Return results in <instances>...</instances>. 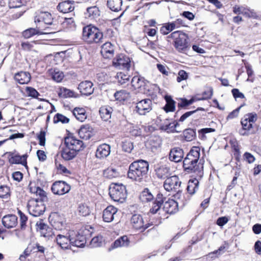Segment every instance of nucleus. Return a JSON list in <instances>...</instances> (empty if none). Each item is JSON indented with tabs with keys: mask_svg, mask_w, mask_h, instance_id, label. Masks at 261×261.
Returning <instances> with one entry per match:
<instances>
[{
	"mask_svg": "<svg viewBox=\"0 0 261 261\" xmlns=\"http://www.w3.org/2000/svg\"><path fill=\"white\" fill-rule=\"evenodd\" d=\"M175 30L171 22L165 23L160 29V32L163 35H167Z\"/></svg>",
	"mask_w": 261,
	"mask_h": 261,
	"instance_id": "obj_51",
	"label": "nucleus"
},
{
	"mask_svg": "<svg viewBox=\"0 0 261 261\" xmlns=\"http://www.w3.org/2000/svg\"><path fill=\"white\" fill-rule=\"evenodd\" d=\"M110 146L106 144L99 146L96 150V156L99 159L107 157L110 153Z\"/></svg>",
	"mask_w": 261,
	"mask_h": 261,
	"instance_id": "obj_27",
	"label": "nucleus"
},
{
	"mask_svg": "<svg viewBox=\"0 0 261 261\" xmlns=\"http://www.w3.org/2000/svg\"><path fill=\"white\" fill-rule=\"evenodd\" d=\"M72 113L76 119L81 122H83L87 118L86 111L84 108H75Z\"/></svg>",
	"mask_w": 261,
	"mask_h": 261,
	"instance_id": "obj_36",
	"label": "nucleus"
},
{
	"mask_svg": "<svg viewBox=\"0 0 261 261\" xmlns=\"http://www.w3.org/2000/svg\"><path fill=\"white\" fill-rule=\"evenodd\" d=\"M36 29L30 28L28 29L22 33V35L25 38H29L35 35H41V34H46L54 33V32H42L40 30V25H36Z\"/></svg>",
	"mask_w": 261,
	"mask_h": 261,
	"instance_id": "obj_26",
	"label": "nucleus"
},
{
	"mask_svg": "<svg viewBox=\"0 0 261 261\" xmlns=\"http://www.w3.org/2000/svg\"><path fill=\"white\" fill-rule=\"evenodd\" d=\"M93 83L89 81H85L81 82L78 86V89L80 92L85 95H90L94 92Z\"/></svg>",
	"mask_w": 261,
	"mask_h": 261,
	"instance_id": "obj_20",
	"label": "nucleus"
},
{
	"mask_svg": "<svg viewBox=\"0 0 261 261\" xmlns=\"http://www.w3.org/2000/svg\"><path fill=\"white\" fill-rule=\"evenodd\" d=\"M117 209L112 205L108 206L103 212L102 218L106 222H111L117 217Z\"/></svg>",
	"mask_w": 261,
	"mask_h": 261,
	"instance_id": "obj_19",
	"label": "nucleus"
},
{
	"mask_svg": "<svg viewBox=\"0 0 261 261\" xmlns=\"http://www.w3.org/2000/svg\"><path fill=\"white\" fill-rule=\"evenodd\" d=\"M130 59L123 54L117 55L113 61V65L119 69L128 70L130 67Z\"/></svg>",
	"mask_w": 261,
	"mask_h": 261,
	"instance_id": "obj_12",
	"label": "nucleus"
},
{
	"mask_svg": "<svg viewBox=\"0 0 261 261\" xmlns=\"http://www.w3.org/2000/svg\"><path fill=\"white\" fill-rule=\"evenodd\" d=\"M166 199V198L163 196V194H158L154 200L152 202L149 211L150 213L152 214H161V212H163V207L161 208V206Z\"/></svg>",
	"mask_w": 261,
	"mask_h": 261,
	"instance_id": "obj_16",
	"label": "nucleus"
},
{
	"mask_svg": "<svg viewBox=\"0 0 261 261\" xmlns=\"http://www.w3.org/2000/svg\"><path fill=\"white\" fill-rule=\"evenodd\" d=\"M31 75L28 72L21 71L15 74V80L20 84H28L31 80Z\"/></svg>",
	"mask_w": 261,
	"mask_h": 261,
	"instance_id": "obj_28",
	"label": "nucleus"
},
{
	"mask_svg": "<svg viewBox=\"0 0 261 261\" xmlns=\"http://www.w3.org/2000/svg\"><path fill=\"white\" fill-rule=\"evenodd\" d=\"M77 238V239H74L71 237L70 244L77 247H83L86 243L85 237L80 236Z\"/></svg>",
	"mask_w": 261,
	"mask_h": 261,
	"instance_id": "obj_45",
	"label": "nucleus"
},
{
	"mask_svg": "<svg viewBox=\"0 0 261 261\" xmlns=\"http://www.w3.org/2000/svg\"><path fill=\"white\" fill-rule=\"evenodd\" d=\"M198 185L199 181L197 179L190 180L187 188L188 192L191 195L194 194L198 189Z\"/></svg>",
	"mask_w": 261,
	"mask_h": 261,
	"instance_id": "obj_39",
	"label": "nucleus"
},
{
	"mask_svg": "<svg viewBox=\"0 0 261 261\" xmlns=\"http://www.w3.org/2000/svg\"><path fill=\"white\" fill-rule=\"evenodd\" d=\"M178 211V204L176 201L172 199L165 200L163 204V212L172 214Z\"/></svg>",
	"mask_w": 261,
	"mask_h": 261,
	"instance_id": "obj_17",
	"label": "nucleus"
},
{
	"mask_svg": "<svg viewBox=\"0 0 261 261\" xmlns=\"http://www.w3.org/2000/svg\"><path fill=\"white\" fill-rule=\"evenodd\" d=\"M114 97L116 99L119 101H124L130 97V94L126 90H120L116 92L114 94Z\"/></svg>",
	"mask_w": 261,
	"mask_h": 261,
	"instance_id": "obj_44",
	"label": "nucleus"
},
{
	"mask_svg": "<svg viewBox=\"0 0 261 261\" xmlns=\"http://www.w3.org/2000/svg\"><path fill=\"white\" fill-rule=\"evenodd\" d=\"M102 244L101 237H94L90 242V245L92 247H97L100 246Z\"/></svg>",
	"mask_w": 261,
	"mask_h": 261,
	"instance_id": "obj_61",
	"label": "nucleus"
},
{
	"mask_svg": "<svg viewBox=\"0 0 261 261\" xmlns=\"http://www.w3.org/2000/svg\"><path fill=\"white\" fill-rule=\"evenodd\" d=\"M30 192L32 193L36 194L37 196H39L40 198L39 200L42 202L46 201L47 200L46 193L39 187H32L30 188Z\"/></svg>",
	"mask_w": 261,
	"mask_h": 261,
	"instance_id": "obj_34",
	"label": "nucleus"
},
{
	"mask_svg": "<svg viewBox=\"0 0 261 261\" xmlns=\"http://www.w3.org/2000/svg\"><path fill=\"white\" fill-rule=\"evenodd\" d=\"M166 105L164 107V110L168 112H173L175 110V101L170 97H166Z\"/></svg>",
	"mask_w": 261,
	"mask_h": 261,
	"instance_id": "obj_46",
	"label": "nucleus"
},
{
	"mask_svg": "<svg viewBox=\"0 0 261 261\" xmlns=\"http://www.w3.org/2000/svg\"><path fill=\"white\" fill-rule=\"evenodd\" d=\"M184 156L183 150L179 147H175L171 149L169 159L171 161L176 163L180 162Z\"/></svg>",
	"mask_w": 261,
	"mask_h": 261,
	"instance_id": "obj_21",
	"label": "nucleus"
},
{
	"mask_svg": "<svg viewBox=\"0 0 261 261\" xmlns=\"http://www.w3.org/2000/svg\"><path fill=\"white\" fill-rule=\"evenodd\" d=\"M78 212L83 216H86L89 215L90 210L89 206L86 204H80L78 206Z\"/></svg>",
	"mask_w": 261,
	"mask_h": 261,
	"instance_id": "obj_49",
	"label": "nucleus"
},
{
	"mask_svg": "<svg viewBox=\"0 0 261 261\" xmlns=\"http://www.w3.org/2000/svg\"><path fill=\"white\" fill-rule=\"evenodd\" d=\"M51 190L54 194L63 195L69 192L70 190V186L66 182L59 180L53 183Z\"/></svg>",
	"mask_w": 261,
	"mask_h": 261,
	"instance_id": "obj_9",
	"label": "nucleus"
},
{
	"mask_svg": "<svg viewBox=\"0 0 261 261\" xmlns=\"http://www.w3.org/2000/svg\"><path fill=\"white\" fill-rule=\"evenodd\" d=\"M198 111H205L204 109L202 108H198L196 110L191 111H189L184 114L180 118L179 121L183 122L187 118L191 116L194 113H196Z\"/></svg>",
	"mask_w": 261,
	"mask_h": 261,
	"instance_id": "obj_57",
	"label": "nucleus"
},
{
	"mask_svg": "<svg viewBox=\"0 0 261 261\" xmlns=\"http://www.w3.org/2000/svg\"><path fill=\"white\" fill-rule=\"evenodd\" d=\"M64 76L63 72L57 69H55L54 71L51 72V77L53 80L57 82H61Z\"/></svg>",
	"mask_w": 261,
	"mask_h": 261,
	"instance_id": "obj_50",
	"label": "nucleus"
},
{
	"mask_svg": "<svg viewBox=\"0 0 261 261\" xmlns=\"http://www.w3.org/2000/svg\"><path fill=\"white\" fill-rule=\"evenodd\" d=\"M34 22L37 25H40L41 22L46 24L51 25L53 24V18L48 12L38 11L35 13Z\"/></svg>",
	"mask_w": 261,
	"mask_h": 261,
	"instance_id": "obj_10",
	"label": "nucleus"
},
{
	"mask_svg": "<svg viewBox=\"0 0 261 261\" xmlns=\"http://www.w3.org/2000/svg\"><path fill=\"white\" fill-rule=\"evenodd\" d=\"M129 240L126 236L121 237L117 239L113 244L112 247L116 248L120 247H127L129 245Z\"/></svg>",
	"mask_w": 261,
	"mask_h": 261,
	"instance_id": "obj_35",
	"label": "nucleus"
},
{
	"mask_svg": "<svg viewBox=\"0 0 261 261\" xmlns=\"http://www.w3.org/2000/svg\"><path fill=\"white\" fill-rule=\"evenodd\" d=\"M181 182L176 175L167 177L164 182V189L168 192L175 193L173 196L176 199H179L181 196Z\"/></svg>",
	"mask_w": 261,
	"mask_h": 261,
	"instance_id": "obj_4",
	"label": "nucleus"
},
{
	"mask_svg": "<svg viewBox=\"0 0 261 261\" xmlns=\"http://www.w3.org/2000/svg\"><path fill=\"white\" fill-rule=\"evenodd\" d=\"M82 38L88 43H97L102 41L103 34L96 27L89 25L83 28Z\"/></svg>",
	"mask_w": 261,
	"mask_h": 261,
	"instance_id": "obj_3",
	"label": "nucleus"
},
{
	"mask_svg": "<svg viewBox=\"0 0 261 261\" xmlns=\"http://www.w3.org/2000/svg\"><path fill=\"white\" fill-rule=\"evenodd\" d=\"M10 196V190L7 186H0V198L8 199Z\"/></svg>",
	"mask_w": 261,
	"mask_h": 261,
	"instance_id": "obj_52",
	"label": "nucleus"
},
{
	"mask_svg": "<svg viewBox=\"0 0 261 261\" xmlns=\"http://www.w3.org/2000/svg\"><path fill=\"white\" fill-rule=\"evenodd\" d=\"M93 128L89 125H83L79 130V135L81 138L87 140L93 135Z\"/></svg>",
	"mask_w": 261,
	"mask_h": 261,
	"instance_id": "obj_25",
	"label": "nucleus"
},
{
	"mask_svg": "<svg viewBox=\"0 0 261 261\" xmlns=\"http://www.w3.org/2000/svg\"><path fill=\"white\" fill-rule=\"evenodd\" d=\"M184 135L187 141H191L195 139L196 133L194 129L189 128L184 130Z\"/></svg>",
	"mask_w": 261,
	"mask_h": 261,
	"instance_id": "obj_47",
	"label": "nucleus"
},
{
	"mask_svg": "<svg viewBox=\"0 0 261 261\" xmlns=\"http://www.w3.org/2000/svg\"><path fill=\"white\" fill-rule=\"evenodd\" d=\"M33 42H22L21 46L23 50L25 51H31L33 49Z\"/></svg>",
	"mask_w": 261,
	"mask_h": 261,
	"instance_id": "obj_63",
	"label": "nucleus"
},
{
	"mask_svg": "<svg viewBox=\"0 0 261 261\" xmlns=\"http://www.w3.org/2000/svg\"><path fill=\"white\" fill-rule=\"evenodd\" d=\"M77 152L74 149L72 150L65 146L62 151L61 155L64 160L69 161L76 156Z\"/></svg>",
	"mask_w": 261,
	"mask_h": 261,
	"instance_id": "obj_33",
	"label": "nucleus"
},
{
	"mask_svg": "<svg viewBox=\"0 0 261 261\" xmlns=\"http://www.w3.org/2000/svg\"><path fill=\"white\" fill-rule=\"evenodd\" d=\"M179 125L177 122L174 121L173 123L169 122L168 119H166L164 123L161 124V129L166 131L168 133H174L181 132V130H176L177 127Z\"/></svg>",
	"mask_w": 261,
	"mask_h": 261,
	"instance_id": "obj_24",
	"label": "nucleus"
},
{
	"mask_svg": "<svg viewBox=\"0 0 261 261\" xmlns=\"http://www.w3.org/2000/svg\"><path fill=\"white\" fill-rule=\"evenodd\" d=\"M200 149L199 147L194 146L187 154L183 161V167L189 173H199L203 167L198 163Z\"/></svg>",
	"mask_w": 261,
	"mask_h": 261,
	"instance_id": "obj_2",
	"label": "nucleus"
},
{
	"mask_svg": "<svg viewBox=\"0 0 261 261\" xmlns=\"http://www.w3.org/2000/svg\"><path fill=\"white\" fill-rule=\"evenodd\" d=\"M101 54L105 58H111L114 54V46L109 42H106L101 46Z\"/></svg>",
	"mask_w": 261,
	"mask_h": 261,
	"instance_id": "obj_23",
	"label": "nucleus"
},
{
	"mask_svg": "<svg viewBox=\"0 0 261 261\" xmlns=\"http://www.w3.org/2000/svg\"><path fill=\"white\" fill-rule=\"evenodd\" d=\"M122 147L124 151L130 153L134 148V145L129 140H125L122 142Z\"/></svg>",
	"mask_w": 261,
	"mask_h": 261,
	"instance_id": "obj_54",
	"label": "nucleus"
},
{
	"mask_svg": "<svg viewBox=\"0 0 261 261\" xmlns=\"http://www.w3.org/2000/svg\"><path fill=\"white\" fill-rule=\"evenodd\" d=\"M149 169L148 163L144 160H138L132 163L127 172V176L132 180L141 182L145 180Z\"/></svg>",
	"mask_w": 261,
	"mask_h": 261,
	"instance_id": "obj_1",
	"label": "nucleus"
},
{
	"mask_svg": "<svg viewBox=\"0 0 261 261\" xmlns=\"http://www.w3.org/2000/svg\"><path fill=\"white\" fill-rule=\"evenodd\" d=\"M57 244L63 249H67L70 245L71 236L69 233L66 235L58 234L56 238Z\"/></svg>",
	"mask_w": 261,
	"mask_h": 261,
	"instance_id": "obj_18",
	"label": "nucleus"
},
{
	"mask_svg": "<svg viewBox=\"0 0 261 261\" xmlns=\"http://www.w3.org/2000/svg\"><path fill=\"white\" fill-rule=\"evenodd\" d=\"M73 92L65 88H62L60 89L59 95L63 97H70L73 96Z\"/></svg>",
	"mask_w": 261,
	"mask_h": 261,
	"instance_id": "obj_56",
	"label": "nucleus"
},
{
	"mask_svg": "<svg viewBox=\"0 0 261 261\" xmlns=\"http://www.w3.org/2000/svg\"><path fill=\"white\" fill-rule=\"evenodd\" d=\"M18 214L20 216V227L22 229H23L26 226V222L28 221V217L20 211H19Z\"/></svg>",
	"mask_w": 261,
	"mask_h": 261,
	"instance_id": "obj_60",
	"label": "nucleus"
},
{
	"mask_svg": "<svg viewBox=\"0 0 261 261\" xmlns=\"http://www.w3.org/2000/svg\"><path fill=\"white\" fill-rule=\"evenodd\" d=\"M112 108L102 107L99 110L100 117L104 121H108L111 117Z\"/></svg>",
	"mask_w": 261,
	"mask_h": 261,
	"instance_id": "obj_42",
	"label": "nucleus"
},
{
	"mask_svg": "<svg viewBox=\"0 0 261 261\" xmlns=\"http://www.w3.org/2000/svg\"><path fill=\"white\" fill-rule=\"evenodd\" d=\"M168 38L174 40V46L179 51H182L188 47L187 35L182 32L177 31L172 33Z\"/></svg>",
	"mask_w": 261,
	"mask_h": 261,
	"instance_id": "obj_7",
	"label": "nucleus"
},
{
	"mask_svg": "<svg viewBox=\"0 0 261 261\" xmlns=\"http://www.w3.org/2000/svg\"><path fill=\"white\" fill-rule=\"evenodd\" d=\"M156 174L160 178L168 177L170 175V169L166 167L162 166L155 170Z\"/></svg>",
	"mask_w": 261,
	"mask_h": 261,
	"instance_id": "obj_40",
	"label": "nucleus"
},
{
	"mask_svg": "<svg viewBox=\"0 0 261 261\" xmlns=\"http://www.w3.org/2000/svg\"><path fill=\"white\" fill-rule=\"evenodd\" d=\"M4 226L7 228L15 227L18 223L17 217L14 215H8L2 219Z\"/></svg>",
	"mask_w": 261,
	"mask_h": 261,
	"instance_id": "obj_22",
	"label": "nucleus"
},
{
	"mask_svg": "<svg viewBox=\"0 0 261 261\" xmlns=\"http://www.w3.org/2000/svg\"><path fill=\"white\" fill-rule=\"evenodd\" d=\"M140 199L143 202H148L153 200V196L148 189H145L141 193Z\"/></svg>",
	"mask_w": 261,
	"mask_h": 261,
	"instance_id": "obj_41",
	"label": "nucleus"
},
{
	"mask_svg": "<svg viewBox=\"0 0 261 261\" xmlns=\"http://www.w3.org/2000/svg\"><path fill=\"white\" fill-rule=\"evenodd\" d=\"M152 102L150 99H142L136 104V111L141 115H145L152 110Z\"/></svg>",
	"mask_w": 261,
	"mask_h": 261,
	"instance_id": "obj_11",
	"label": "nucleus"
},
{
	"mask_svg": "<svg viewBox=\"0 0 261 261\" xmlns=\"http://www.w3.org/2000/svg\"><path fill=\"white\" fill-rule=\"evenodd\" d=\"M38 226L39 228V231L41 236L48 239L52 237L54 234L52 232V229L46 224L43 223H40Z\"/></svg>",
	"mask_w": 261,
	"mask_h": 261,
	"instance_id": "obj_31",
	"label": "nucleus"
},
{
	"mask_svg": "<svg viewBox=\"0 0 261 261\" xmlns=\"http://www.w3.org/2000/svg\"><path fill=\"white\" fill-rule=\"evenodd\" d=\"M9 154L11 156L9 159V162L11 164H20L23 166H27V158L28 156L27 154L20 156L19 155H13L12 152H9Z\"/></svg>",
	"mask_w": 261,
	"mask_h": 261,
	"instance_id": "obj_29",
	"label": "nucleus"
},
{
	"mask_svg": "<svg viewBox=\"0 0 261 261\" xmlns=\"http://www.w3.org/2000/svg\"><path fill=\"white\" fill-rule=\"evenodd\" d=\"M256 114L254 113L246 114L242 119L241 123L242 129L239 132L242 136H249L255 133L253 129V124L257 120Z\"/></svg>",
	"mask_w": 261,
	"mask_h": 261,
	"instance_id": "obj_5",
	"label": "nucleus"
},
{
	"mask_svg": "<svg viewBox=\"0 0 261 261\" xmlns=\"http://www.w3.org/2000/svg\"><path fill=\"white\" fill-rule=\"evenodd\" d=\"M103 175L105 177L112 179L120 176L118 170L113 167H109L103 171Z\"/></svg>",
	"mask_w": 261,
	"mask_h": 261,
	"instance_id": "obj_38",
	"label": "nucleus"
},
{
	"mask_svg": "<svg viewBox=\"0 0 261 261\" xmlns=\"http://www.w3.org/2000/svg\"><path fill=\"white\" fill-rule=\"evenodd\" d=\"M85 15L86 17L94 19L99 15V11L96 6L89 7L87 9V12Z\"/></svg>",
	"mask_w": 261,
	"mask_h": 261,
	"instance_id": "obj_43",
	"label": "nucleus"
},
{
	"mask_svg": "<svg viewBox=\"0 0 261 261\" xmlns=\"http://www.w3.org/2000/svg\"><path fill=\"white\" fill-rule=\"evenodd\" d=\"M26 92L29 96L37 98L38 96L39 95L38 91L34 88L31 87H27L25 88Z\"/></svg>",
	"mask_w": 261,
	"mask_h": 261,
	"instance_id": "obj_58",
	"label": "nucleus"
},
{
	"mask_svg": "<svg viewBox=\"0 0 261 261\" xmlns=\"http://www.w3.org/2000/svg\"><path fill=\"white\" fill-rule=\"evenodd\" d=\"M122 4V0H108L107 2L108 7L115 12H118L121 10Z\"/></svg>",
	"mask_w": 261,
	"mask_h": 261,
	"instance_id": "obj_37",
	"label": "nucleus"
},
{
	"mask_svg": "<svg viewBox=\"0 0 261 261\" xmlns=\"http://www.w3.org/2000/svg\"><path fill=\"white\" fill-rule=\"evenodd\" d=\"M130 223L134 228L141 230V231L145 230L150 226V224L147 223L144 224L142 216L140 214H134L130 219Z\"/></svg>",
	"mask_w": 261,
	"mask_h": 261,
	"instance_id": "obj_14",
	"label": "nucleus"
},
{
	"mask_svg": "<svg viewBox=\"0 0 261 261\" xmlns=\"http://www.w3.org/2000/svg\"><path fill=\"white\" fill-rule=\"evenodd\" d=\"M233 12L235 14H242L249 18L257 19L258 17L257 13L253 9L243 6H234L233 8Z\"/></svg>",
	"mask_w": 261,
	"mask_h": 261,
	"instance_id": "obj_13",
	"label": "nucleus"
},
{
	"mask_svg": "<svg viewBox=\"0 0 261 261\" xmlns=\"http://www.w3.org/2000/svg\"><path fill=\"white\" fill-rule=\"evenodd\" d=\"M9 7L10 8H22L23 7V4L21 0H10Z\"/></svg>",
	"mask_w": 261,
	"mask_h": 261,
	"instance_id": "obj_55",
	"label": "nucleus"
},
{
	"mask_svg": "<svg viewBox=\"0 0 261 261\" xmlns=\"http://www.w3.org/2000/svg\"><path fill=\"white\" fill-rule=\"evenodd\" d=\"M174 29H178L181 26H185V21L181 18H177L175 20L171 22Z\"/></svg>",
	"mask_w": 261,
	"mask_h": 261,
	"instance_id": "obj_62",
	"label": "nucleus"
},
{
	"mask_svg": "<svg viewBox=\"0 0 261 261\" xmlns=\"http://www.w3.org/2000/svg\"><path fill=\"white\" fill-rule=\"evenodd\" d=\"M38 139L39 140V145L44 146L45 144V133L43 131H41L38 135Z\"/></svg>",
	"mask_w": 261,
	"mask_h": 261,
	"instance_id": "obj_64",
	"label": "nucleus"
},
{
	"mask_svg": "<svg viewBox=\"0 0 261 261\" xmlns=\"http://www.w3.org/2000/svg\"><path fill=\"white\" fill-rule=\"evenodd\" d=\"M57 8L60 12L66 13L72 11L74 7L70 1H65L59 3Z\"/></svg>",
	"mask_w": 261,
	"mask_h": 261,
	"instance_id": "obj_32",
	"label": "nucleus"
},
{
	"mask_svg": "<svg viewBox=\"0 0 261 261\" xmlns=\"http://www.w3.org/2000/svg\"><path fill=\"white\" fill-rule=\"evenodd\" d=\"M60 122L62 123H68L69 122V119L62 114L57 113L54 118V122L57 123Z\"/></svg>",
	"mask_w": 261,
	"mask_h": 261,
	"instance_id": "obj_53",
	"label": "nucleus"
},
{
	"mask_svg": "<svg viewBox=\"0 0 261 261\" xmlns=\"http://www.w3.org/2000/svg\"><path fill=\"white\" fill-rule=\"evenodd\" d=\"M147 82V81L144 77L140 76H135L132 79L131 84L135 89H139L144 87Z\"/></svg>",
	"mask_w": 261,
	"mask_h": 261,
	"instance_id": "obj_30",
	"label": "nucleus"
},
{
	"mask_svg": "<svg viewBox=\"0 0 261 261\" xmlns=\"http://www.w3.org/2000/svg\"><path fill=\"white\" fill-rule=\"evenodd\" d=\"M188 73L184 70H180L178 72L176 81L180 83L182 81L186 80L188 78Z\"/></svg>",
	"mask_w": 261,
	"mask_h": 261,
	"instance_id": "obj_59",
	"label": "nucleus"
},
{
	"mask_svg": "<svg viewBox=\"0 0 261 261\" xmlns=\"http://www.w3.org/2000/svg\"><path fill=\"white\" fill-rule=\"evenodd\" d=\"M64 144L65 146L72 150L74 149L76 152L79 151L84 145V143L82 141L77 139L73 136H69L65 138Z\"/></svg>",
	"mask_w": 261,
	"mask_h": 261,
	"instance_id": "obj_15",
	"label": "nucleus"
},
{
	"mask_svg": "<svg viewBox=\"0 0 261 261\" xmlns=\"http://www.w3.org/2000/svg\"><path fill=\"white\" fill-rule=\"evenodd\" d=\"M109 194L115 201L122 203L127 197L125 186L122 184H113L110 186Z\"/></svg>",
	"mask_w": 261,
	"mask_h": 261,
	"instance_id": "obj_6",
	"label": "nucleus"
},
{
	"mask_svg": "<svg viewBox=\"0 0 261 261\" xmlns=\"http://www.w3.org/2000/svg\"><path fill=\"white\" fill-rule=\"evenodd\" d=\"M28 207L30 214L34 217H38L42 215L45 209L43 202L39 200V198L29 200Z\"/></svg>",
	"mask_w": 261,
	"mask_h": 261,
	"instance_id": "obj_8",
	"label": "nucleus"
},
{
	"mask_svg": "<svg viewBox=\"0 0 261 261\" xmlns=\"http://www.w3.org/2000/svg\"><path fill=\"white\" fill-rule=\"evenodd\" d=\"M129 77L128 75L121 72L118 73L116 75L118 82L121 85L127 83L129 81Z\"/></svg>",
	"mask_w": 261,
	"mask_h": 261,
	"instance_id": "obj_48",
	"label": "nucleus"
}]
</instances>
